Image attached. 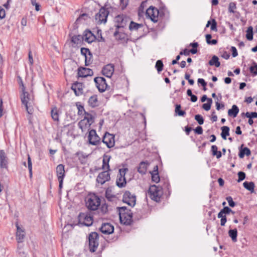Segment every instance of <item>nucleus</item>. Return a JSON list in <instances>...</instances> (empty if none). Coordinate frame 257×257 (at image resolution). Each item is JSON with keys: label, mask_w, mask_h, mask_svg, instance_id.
Listing matches in <instances>:
<instances>
[{"label": "nucleus", "mask_w": 257, "mask_h": 257, "mask_svg": "<svg viewBox=\"0 0 257 257\" xmlns=\"http://www.w3.org/2000/svg\"><path fill=\"white\" fill-rule=\"evenodd\" d=\"M20 97L22 104L25 106L27 112L30 114H32L33 112V105L34 104L33 96L24 90L21 94Z\"/></svg>", "instance_id": "obj_1"}, {"label": "nucleus", "mask_w": 257, "mask_h": 257, "mask_svg": "<svg viewBox=\"0 0 257 257\" xmlns=\"http://www.w3.org/2000/svg\"><path fill=\"white\" fill-rule=\"evenodd\" d=\"M119 215L120 222L125 225H129L132 221L133 213L126 207L119 208Z\"/></svg>", "instance_id": "obj_2"}, {"label": "nucleus", "mask_w": 257, "mask_h": 257, "mask_svg": "<svg viewBox=\"0 0 257 257\" xmlns=\"http://www.w3.org/2000/svg\"><path fill=\"white\" fill-rule=\"evenodd\" d=\"M94 122V117L92 114L85 112L84 118L81 120L78 124V127L82 132L89 130L91 125Z\"/></svg>", "instance_id": "obj_3"}, {"label": "nucleus", "mask_w": 257, "mask_h": 257, "mask_svg": "<svg viewBox=\"0 0 257 257\" xmlns=\"http://www.w3.org/2000/svg\"><path fill=\"white\" fill-rule=\"evenodd\" d=\"M163 194L162 188L155 185H151L148 192V195L150 198L156 202L160 201Z\"/></svg>", "instance_id": "obj_4"}, {"label": "nucleus", "mask_w": 257, "mask_h": 257, "mask_svg": "<svg viewBox=\"0 0 257 257\" xmlns=\"http://www.w3.org/2000/svg\"><path fill=\"white\" fill-rule=\"evenodd\" d=\"M100 204V198L94 194H89L86 198V205L91 210H96Z\"/></svg>", "instance_id": "obj_5"}, {"label": "nucleus", "mask_w": 257, "mask_h": 257, "mask_svg": "<svg viewBox=\"0 0 257 257\" xmlns=\"http://www.w3.org/2000/svg\"><path fill=\"white\" fill-rule=\"evenodd\" d=\"M99 235L95 232H91L88 237L89 249L91 252L96 251L98 246Z\"/></svg>", "instance_id": "obj_6"}, {"label": "nucleus", "mask_w": 257, "mask_h": 257, "mask_svg": "<svg viewBox=\"0 0 257 257\" xmlns=\"http://www.w3.org/2000/svg\"><path fill=\"white\" fill-rule=\"evenodd\" d=\"M79 223L87 226L92 224L93 217L90 213H80L78 215Z\"/></svg>", "instance_id": "obj_7"}, {"label": "nucleus", "mask_w": 257, "mask_h": 257, "mask_svg": "<svg viewBox=\"0 0 257 257\" xmlns=\"http://www.w3.org/2000/svg\"><path fill=\"white\" fill-rule=\"evenodd\" d=\"M109 12L105 9L101 8L98 13L95 15V21L97 24H105L106 22Z\"/></svg>", "instance_id": "obj_8"}, {"label": "nucleus", "mask_w": 257, "mask_h": 257, "mask_svg": "<svg viewBox=\"0 0 257 257\" xmlns=\"http://www.w3.org/2000/svg\"><path fill=\"white\" fill-rule=\"evenodd\" d=\"M100 138L97 135L95 130L92 129L89 131L88 141L90 145L97 146L101 143Z\"/></svg>", "instance_id": "obj_9"}, {"label": "nucleus", "mask_w": 257, "mask_h": 257, "mask_svg": "<svg viewBox=\"0 0 257 257\" xmlns=\"http://www.w3.org/2000/svg\"><path fill=\"white\" fill-rule=\"evenodd\" d=\"M130 21V19L125 15H120L115 18V22L117 24L116 28L118 29L125 27Z\"/></svg>", "instance_id": "obj_10"}, {"label": "nucleus", "mask_w": 257, "mask_h": 257, "mask_svg": "<svg viewBox=\"0 0 257 257\" xmlns=\"http://www.w3.org/2000/svg\"><path fill=\"white\" fill-rule=\"evenodd\" d=\"M122 201L129 206L133 207L136 204V196L134 194H131L129 191H125L123 195Z\"/></svg>", "instance_id": "obj_11"}, {"label": "nucleus", "mask_w": 257, "mask_h": 257, "mask_svg": "<svg viewBox=\"0 0 257 257\" xmlns=\"http://www.w3.org/2000/svg\"><path fill=\"white\" fill-rule=\"evenodd\" d=\"M159 12V10L154 7H150L146 11V15L150 18L152 21L156 23L158 21Z\"/></svg>", "instance_id": "obj_12"}, {"label": "nucleus", "mask_w": 257, "mask_h": 257, "mask_svg": "<svg viewBox=\"0 0 257 257\" xmlns=\"http://www.w3.org/2000/svg\"><path fill=\"white\" fill-rule=\"evenodd\" d=\"M128 171L127 168L120 169L119 170V175L116 180V183L118 187L121 188L126 185V180L125 178V174Z\"/></svg>", "instance_id": "obj_13"}, {"label": "nucleus", "mask_w": 257, "mask_h": 257, "mask_svg": "<svg viewBox=\"0 0 257 257\" xmlns=\"http://www.w3.org/2000/svg\"><path fill=\"white\" fill-rule=\"evenodd\" d=\"M96 87L100 92H104L107 88L106 80L102 77H97L94 78Z\"/></svg>", "instance_id": "obj_14"}, {"label": "nucleus", "mask_w": 257, "mask_h": 257, "mask_svg": "<svg viewBox=\"0 0 257 257\" xmlns=\"http://www.w3.org/2000/svg\"><path fill=\"white\" fill-rule=\"evenodd\" d=\"M102 142L108 148L113 147L115 144L114 136L108 133H106L102 138Z\"/></svg>", "instance_id": "obj_15"}, {"label": "nucleus", "mask_w": 257, "mask_h": 257, "mask_svg": "<svg viewBox=\"0 0 257 257\" xmlns=\"http://www.w3.org/2000/svg\"><path fill=\"white\" fill-rule=\"evenodd\" d=\"M110 174L107 171H103L100 173L96 179L97 182L101 184H103L106 181L110 180Z\"/></svg>", "instance_id": "obj_16"}, {"label": "nucleus", "mask_w": 257, "mask_h": 257, "mask_svg": "<svg viewBox=\"0 0 257 257\" xmlns=\"http://www.w3.org/2000/svg\"><path fill=\"white\" fill-rule=\"evenodd\" d=\"M114 71V65L112 64H109L103 67L102 73L103 75L110 78L113 75Z\"/></svg>", "instance_id": "obj_17"}, {"label": "nucleus", "mask_w": 257, "mask_h": 257, "mask_svg": "<svg viewBox=\"0 0 257 257\" xmlns=\"http://www.w3.org/2000/svg\"><path fill=\"white\" fill-rule=\"evenodd\" d=\"M93 74V71L89 68L81 67L78 70V75L79 77H86L88 76H92Z\"/></svg>", "instance_id": "obj_18"}, {"label": "nucleus", "mask_w": 257, "mask_h": 257, "mask_svg": "<svg viewBox=\"0 0 257 257\" xmlns=\"http://www.w3.org/2000/svg\"><path fill=\"white\" fill-rule=\"evenodd\" d=\"M71 89L74 91L76 96H79L83 93V85L81 83L75 82L71 86Z\"/></svg>", "instance_id": "obj_19"}, {"label": "nucleus", "mask_w": 257, "mask_h": 257, "mask_svg": "<svg viewBox=\"0 0 257 257\" xmlns=\"http://www.w3.org/2000/svg\"><path fill=\"white\" fill-rule=\"evenodd\" d=\"M113 226L109 223H104L102 224L100 228V231L101 232L105 234H111L113 232Z\"/></svg>", "instance_id": "obj_20"}, {"label": "nucleus", "mask_w": 257, "mask_h": 257, "mask_svg": "<svg viewBox=\"0 0 257 257\" xmlns=\"http://www.w3.org/2000/svg\"><path fill=\"white\" fill-rule=\"evenodd\" d=\"M81 53L85 57V65L88 66L90 63V58L91 57V54L89 50L87 48H82L81 49Z\"/></svg>", "instance_id": "obj_21"}, {"label": "nucleus", "mask_w": 257, "mask_h": 257, "mask_svg": "<svg viewBox=\"0 0 257 257\" xmlns=\"http://www.w3.org/2000/svg\"><path fill=\"white\" fill-rule=\"evenodd\" d=\"M0 167L6 169L8 168L7 156L3 150H0Z\"/></svg>", "instance_id": "obj_22"}, {"label": "nucleus", "mask_w": 257, "mask_h": 257, "mask_svg": "<svg viewBox=\"0 0 257 257\" xmlns=\"http://www.w3.org/2000/svg\"><path fill=\"white\" fill-rule=\"evenodd\" d=\"M16 226L17 228L16 233L17 240L18 242H22L25 236V231L18 224Z\"/></svg>", "instance_id": "obj_23"}, {"label": "nucleus", "mask_w": 257, "mask_h": 257, "mask_svg": "<svg viewBox=\"0 0 257 257\" xmlns=\"http://www.w3.org/2000/svg\"><path fill=\"white\" fill-rule=\"evenodd\" d=\"M56 173L58 179H64L65 172L63 165L59 164L57 166Z\"/></svg>", "instance_id": "obj_24"}, {"label": "nucleus", "mask_w": 257, "mask_h": 257, "mask_svg": "<svg viewBox=\"0 0 257 257\" xmlns=\"http://www.w3.org/2000/svg\"><path fill=\"white\" fill-rule=\"evenodd\" d=\"M149 165V163L147 161L141 162L138 167V171L141 174H145Z\"/></svg>", "instance_id": "obj_25"}, {"label": "nucleus", "mask_w": 257, "mask_h": 257, "mask_svg": "<svg viewBox=\"0 0 257 257\" xmlns=\"http://www.w3.org/2000/svg\"><path fill=\"white\" fill-rule=\"evenodd\" d=\"M84 37V40L89 43L92 42L96 38V36L90 31H86Z\"/></svg>", "instance_id": "obj_26"}, {"label": "nucleus", "mask_w": 257, "mask_h": 257, "mask_svg": "<svg viewBox=\"0 0 257 257\" xmlns=\"http://www.w3.org/2000/svg\"><path fill=\"white\" fill-rule=\"evenodd\" d=\"M89 105L92 107H95L99 105L97 96L96 95L91 96L88 100Z\"/></svg>", "instance_id": "obj_27"}, {"label": "nucleus", "mask_w": 257, "mask_h": 257, "mask_svg": "<svg viewBox=\"0 0 257 257\" xmlns=\"http://www.w3.org/2000/svg\"><path fill=\"white\" fill-rule=\"evenodd\" d=\"M239 112V109L236 105H233L232 108L228 110V115L230 116L235 117Z\"/></svg>", "instance_id": "obj_28"}, {"label": "nucleus", "mask_w": 257, "mask_h": 257, "mask_svg": "<svg viewBox=\"0 0 257 257\" xmlns=\"http://www.w3.org/2000/svg\"><path fill=\"white\" fill-rule=\"evenodd\" d=\"M222 132L221 136L224 140H226V137L229 135V127L227 126H223L221 127Z\"/></svg>", "instance_id": "obj_29"}, {"label": "nucleus", "mask_w": 257, "mask_h": 257, "mask_svg": "<svg viewBox=\"0 0 257 257\" xmlns=\"http://www.w3.org/2000/svg\"><path fill=\"white\" fill-rule=\"evenodd\" d=\"M208 63L209 65L215 66L216 67H218L220 65L218 58L215 55L212 57L211 59L209 61Z\"/></svg>", "instance_id": "obj_30"}, {"label": "nucleus", "mask_w": 257, "mask_h": 257, "mask_svg": "<svg viewBox=\"0 0 257 257\" xmlns=\"http://www.w3.org/2000/svg\"><path fill=\"white\" fill-rule=\"evenodd\" d=\"M142 27V24H138L133 21H131L129 25V29L131 31H136Z\"/></svg>", "instance_id": "obj_31"}, {"label": "nucleus", "mask_w": 257, "mask_h": 257, "mask_svg": "<svg viewBox=\"0 0 257 257\" xmlns=\"http://www.w3.org/2000/svg\"><path fill=\"white\" fill-rule=\"evenodd\" d=\"M250 154L251 152L250 150L248 148L245 147L240 151L239 153V157L240 158H242L244 157V155L248 156L250 155Z\"/></svg>", "instance_id": "obj_32"}, {"label": "nucleus", "mask_w": 257, "mask_h": 257, "mask_svg": "<svg viewBox=\"0 0 257 257\" xmlns=\"http://www.w3.org/2000/svg\"><path fill=\"white\" fill-rule=\"evenodd\" d=\"M243 187L251 192H253L254 188V184L252 182H244L243 183Z\"/></svg>", "instance_id": "obj_33"}, {"label": "nucleus", "mask_w": 257, "mask_h": 257, "mask_svg": "<svg viewBox=\"0 0 257 257\" xmlns=\"http://www.w3.org/2000/svg\"><path fill=\"white\" fill-rule=\"evenodd\" d=\"M114 36L115 37L116 40H124L125 39L126 35L124 33L116 30L114 33Z\"/></svg>", "instance_id": "obj_34"}, {"label": "nucleus", "mask_w": 257, "mask_h": 257, "mask_svg": "<svg viewBox=\"0 0 257 257\" xmlns=\"http://www.w3.org/2000/svg\"><path fill=\"white\" fill-rule=\"evenodd\" d=\"M249 71L252 76L257 75V64L253 62L251 66L249 67Z\"/></svg>", "instance_id": "obj_35"}, {"label": "nucleus", "mask_w": 257, "mask_h": 257, "mask_svg": "<svg viewBox=\"0 0 257 257\" xmlns=\"http://www.w3.org/2000/svg\"><path fill=\"white\" fill-rule=\"evenodd\" d=\"M110 158V157H109L107 160H106L105 158H103V165L102 166V169L104 171H107V172L110 171V167L108 163Z\"/></svg>", "instance_id": "obj_36"}, {"label": "nucleus", "mask_w": 257, "mask_h": 257, "mask_svg": "<svg viewBox=\"0 0 257 257\" xmlns=\"http://www.w3.org/2000/svg\"><path fill=\"white\" fill-rule=\"evenodd\" d=\"M246 38L249 41H251L253 39V28L251 26L247 28Z\"/></svg>", "instance_id": "obj_37"}, {"label": "nucleus", "mask_w": 257, "mask_h": 257, "mask_svg": "<svg viewBox=\"0 0 257 257\" xmlns=\"http://www.w3.org/2000/svg\"><path fill=\"white\" fill-rule=\"evenodd\" d=\"M51 116L54 121H59V114L56 108H54L51 110Z\"/></svg>", "instance_id": "obj_38"}, {"label": "nucleus", "mask_w": 257, "mask_h": 257, "mask_svg": "<svg viewBox=\"0 0 257 257\" xmlns=\"http://www.w3.org/2000/svg\"><path fill=\"white\" fill-rule=\"evenodd\" d=\"M237 233V231L236 229L229 230L228 231L229 235L233 241H236Z\"/></svg>", "instance_id": "obj_39"}, {"label": "nucleus", "mask_w": 257, "mask_h": 257, "mask_svg": "<svg viewBox=\"0 0 257 257\" xmlns=\"http://www.w3.org/2000/svg\"><path fill=\"white\" fill-rule=\"evenodd\" d=\"M181 105L180 104H176L175 107V112L179 116H184L185 115L186 112L183 110H181Z\"/></svg>", "instance_id": "obj_40"}, {"label": "nucleus", "mask_w": 257, "mask_h": 257, "mask_svg": "<svg viewBox=\"0 0 257 257\" xmlns=\"http://www.w3.org/2000/svg\"><path fill=\"white\" fill-rule=\"evenodd\" d=\"M212 103V99L209 98L208 99V102L206 103H204L202 105V108L206 111L210 110Z\"/></svg>", "instance_id": "obj_41"}, {"label": "nucleus", "mask_w": 257, "mask_h": 257, "mask_svg": "<svg viewBox=\"0 0 257 257\" xmlns=\"http://www.w3.org/2000/svg\"><path fill=\"white\" fill-rule=\"evenodd\" d=\"M155 67L156 68L159 73L162 71L163 68V64L162 61L161 60H158L156 62Z\"/></svg>", "instance_id": "obj_42"}, {"label": "nucleus", "mask_w": 257, "mask_h": 257, "mask_svg": "<svg viewBox=\"0 0 257 257\" xmlns=\"http://www.w3.org/2000/svg\"><path fill=\"white\" fill-rule=\"evenodd\" d=\"M152 180L155 183H158L160 181V177L158 173H151Z\"/></svg>", "instance_id": "obj_43"}, {"label": "nucleus", "mask_w": 257, "mask_h": 257, "mask_svg": "<svg viewBox=\"0 0 257 257\" xmlns=\"http://www.w3.org/2000/svg\"><path fill=\"white\" fill-rule=\"evenodd\" d=\"M28 167L30 173V177H32V163L31 161V158L30 156L28 155Z\"/></svg>", "instance_id": "obj_44"}, {"label": "nucleus", "mask_w": 257, "mask_h": 257, "mask_svg": "<svg viewBox=\"0 0 257 257\" xmlns=\"http://www.w3.org/2000/svg\"><path fill=\"white\" fill-rule=\"evenodd\" d=\"M97 39L98 42H105L104 38L102 36V31L101 30H98L97 31Z\"/></svg>", "instance_id": "obj_45"}, {"label": "nucleus", "mask_w": 257, "mask_h": 257, "mask_svg": "<svg viewBox=\"0 0 257 257\" xmlns=\"http://www.w3.org/2000/svg\"><path fill=\"white\" fill-rule=\"evenodd\" d=\"M195 119L200 125L204 123V119H203V117L200 114L195 115Z\"/></svg>", "instance_id": "obj_46"}, {"label": "nucleus", "mask_w": 257, "mask_h": 257, "mask_svg": "<svg viewBox=\"0 0 257 257\" xmlns=\"http://www.w3.org/2000/svg\"><path fill=\"white\" fill-rule=\"evenodd\" d=\"M76 106H77V107L78 109V115H82L83 114V112H84V113L86 112L85 111L83 106L81 105L80 104H78V103L76 104Z\"/></svg>", "instance_id": "obj_47"}, {"label": "nucleus", "mask_w": 257, "mask_h": 257, "mask_svg": "<svg viewBox=\"0 0 257 257\" xmlns=\"http://www.w3.org/2000/svg\"><path fill=\"white\" fill-rule=\"evenodd\" d=\"M245 116L249 118H257V112H247L245 113Z\"/></svg>", "instance_id": "obj_48"}, {"label": "nucleus", "mask_w": 257, "mask_h": 257, "mask_svg": "<svg viewBox=\"0 0 257 257\" xmlns=\"http://www.w3.org/2000/svg\"><path fill=\"white\" fill-rule=\"evenodd\" d=\"M238 179L237 180L238 182H240L243 180L245 178V174L243 172L240 171L237 174Z\"/></svg>", "instance_id": "obj_49"}, {"label": "nucleus", "mask_w": 257, "mask_h": 257, "mask_svg": "<svg viewBox=\"0 0 257 257\" xmlns=\"http://www.w3.org/2000/svg\"><path fill=\"white\" fill-rule=\"evenodd\" d=\"M236 8V5L234 3H230L229 5L228 11L231 13H234V10Z\"/></svg>", "instance_id": "obj_50"}, {"label": "nucleus", "mask_w": 257, "mask_h": 257, "mask_svg": "<svg viewBox=\"0 0 257 257\" xmlns=\"http://www.w3.org/2000/svg\"><path fill=\"white\" fill-rule=\"evenodd\" d=\"M226 200L227 201L229 205L231 207H233L235 205V202L233 201L232 198L231 196H228L226 198Z\"/></svg>", "instance_id": "obj_51"}, {"label": "nucleus", "mask_w": 257, "mask_h": 257, "mask_svg": "<svg viewBox=\"0 0 257 257\" xmlns=\"http://www.w3.org/2000/svg\"><path fill=\"white\" fill-rule=\"evenodd\" d=\"M80 39L81 36L80 35L74 36L71 38V41L74 44H78L80 41Z\"/></svg>", "instance_id": "obj_52"}, {"label": "nucleus", "mask_w": 257, "mask_h": 257, "mask_svg": "<svg viewBox=\"0 0 257 257\" xmlns=\"http://www.w3.org/2000/svg\"><path fill=\"white\" fill-rule=\"evenodd\" d=\"M221 210L222 211V212H223L225 215L226 214H229L230 212H231L233 214L234 213L230 208L227 206L224 207Z\"/></svg>", "instance_id": "obj_53"}, {"label": "nucleus", "mask_w": 257, "mask_h": 257, "mask_svg": "<svg viewBox=\"0 0 257 257\" xmlns=\"http://www.w3.org/2000/svg\"><path fill=\"white\" fill-rule=\"evenodd\" d=\"M221 56L224 59L227 60L230 57V54L227 52L223 51L221 52Z\"/></svg>", "instance_id": "obj_54"}, {"label": "nucleus", "mask_w": 257, "mask_h": 257, "mask_svg": "<svg viewBox=\"0 0 257 257\" xmlns=\"http://www.w3.org/2000/svg\"><path fill=\"white\" fill-rule=\"evenodd\" d=\"M216 25H217V24H216L215 20L214 19H213L212 21V24L211 25V27H210L211 30L212 31H217Z\"/></svg>", "instance_id": "obj_55"}, {"label": "nucleus", "mask_w": 257, "mask_h": 257, "mask_svg": "<svg viewBox=\"0 0 257 257\" xmlns=\"http://www.w3.org/2000/svg\"><path fill=\"white\" fill-rule=\"evenodd\" d=\"M231 51L232 52V55L233 57H235L237 56V51L235 47L232 46L231 47Z\"/></svg>", "instance_id": "obj_56"}, {"label": "nucleus", "mask_w": 257, "mask_h": 257, "mask_svg": "<svg viewBox=\"0 0 257 257\" xmlns=\"http://www.w3.org/2000/svg\"><path fill=\"white\" fill-rule=\"evenodd\" d=\"M6 16L5 10L0 6V20L3 19Z\"/></svg>", "instance_id": "obj_57"}, {"label": "nucleus", "mask_w": 257, "mask_h": 257, "mask_svg": "<svg viewBox=\"0 0 257 257\" xmlns=\"http://www.w3.org/2000/svg\"><path fill=\"white\" fill-rule=\"evenodd\" d=\"M195 133L201 135L203 133V129L201 126H198L194 130Z\"/></svg>", "instance_id": "obj_58"}, {"label": "nucleus", "mask_w": 257, "mask_h": 257, "mask_svg": "<svg viewBox=\"0 0 257 257\" xmlns=\"http://www.w3.org/2000/svg\"><path fill=\"white\" fill-rule=\"evenodd\" d=\"M217 147L215 145H213L211 146V151H212V154L213 156H215V155L217 154Z\"/></svg>", "instance_id": "obj_59"}, {"label": "nucleus", "mask_w": 257, "mask_h": 257, "mask_svg": "<svg viewBox=\"0 0 257 257\" xmlns=\"http://www.w3.org/2000/svg\"><path fill=\"white\" fill-rule=\"evenodd\" d=\"M121 8L124 9L127 5L128 0H120Z\"/></svg>", "instance_id": "obj_60"}, {"label": "nucleus", "mask_w": 257, "mask_h": 257, "mask_svg": "<svg viewBox=\"0 0 257 257\" xmlns=\"http://www.w3.org/2000/svg\"><path fill=\"white\" fill-rule=\"evenodd\" d=\"M28 58H29V61L30 65H32L33 64V59L32 52L31 51H29V52Z\"/></svg>", "instance_id": "obj_61"}, {"label": "nucleus", "mask_w": 257, "mask_h": 257, "mask_svg": "<svg viewBox=\"0 0 257 257\" xmlns=\"http://www.w3.org/2000/svg\"><path fill=\"white\" fill-rule=\"evenodd\" d=\"M18 79H19V83L20 84V87H22V91H24V90H25V86H24V85L23 84V81H22V79L21 77L19 76L18 77Z\"/></svg>", "instance_id": "obj_62"}, {"label": "nucleus", "mask_w": 257, "mask_h": 257, "mask_svg": "<svg viewBox=\"0 0 257 257\" xmlns=\"http://www.w3.org/2000/svg\"><path fill=\"white\" fill-rule=\"evenodd\" d=\"M198 83L201 84L203 87L206 86V82L204 81V80L202 78H199L197 80Z\"/></svg>", "instance_id": "obj_63"}, {"label": "nucleus", "mask_w": 257, "mask_h": 257, "mask_svg": "<svg viewBox=\"0 0 257 257\" xmlns=\"http://www.w3.org/2000/svg\"><path fill=\"white\" fill-rule=\"evenodd\" d=\"M190 52L186 49H184L183 51L180 52V55H184L188 56L189 55Z\"/></svg>", "instance_id": "obj_64"}]
</instances>
